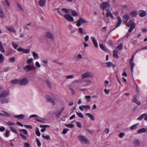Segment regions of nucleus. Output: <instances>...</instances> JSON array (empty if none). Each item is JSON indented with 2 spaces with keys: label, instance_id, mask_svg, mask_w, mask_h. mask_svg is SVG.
<instances>
[{
  "label": "nucleus",
  "instance_id": "obj_1",
  "mask_svg": "<svg viewBox=\"0 0 147 147\" xmlns=\"http://www.w3.org/2000/svg\"><path fill=\"white\" fill-rule=\"evenodd\" d=\"M36 67L33 63L32 65H28L25 66L24 68L23 69L26 72H30L32 70L36 69Z\"/></svg>",
  "mask_w": 147,
  "mask_h": 147
},
{
  "label": "nucleus",
  "instance_id": "obj_2",
  "mask_svg": "<svg viewBox=\"0 0 147 147\" xmlns=\"http://www.w3.org/2000/svg\"><path fill=\"white\" fill-rule=\"evenodd\" d=\"M78 138L82 144H86L89 142L88 140L83 135L79 136Z\"/></svg>",
  "mask_w": 147,
  "mask_h": 147
},
{
  "label": "nucleus",
  "instance_id": "obj_3",
  "mask_svg": "<svg viewBox=\"0 0 147 147\" xmlns=\"http://www.w3.org/2000/svg\"><path fill=\"white\" fill-rule=\"evenodd\" d=\"M93 76L92 74L90 72L87 71L82 75L81 78L82 79H84L88 78H92Z\"/></svg>",
  "mask_w": 147,
  "mask_h": 147
},
{
  "label": "nucleus",
  "instance_id": "obj_4",
  "mask_svg": "<svg viewBox=\"0 0 147 147\" xmlns=\"http://www.w3.org/2000/svg\"><path fill=\"white\" fill-rule=\"evenodd\" d=\"M46 38H49L52 40H54L55 39V36L51 32H46L45 35Z\"/></svg>",
  "mask_w": 147,
  "mask_h": 147
},
{
  "label": "nucleus",
  "instance_id": "obj_5",
  "mask_svg": "<svg viewBox=\"0 0 147 147\" xmlns=\"http://www.w3.org/2000/svg\"><path fill=\"white\" fill-rule=\"evenodd\" d=\"M28 80L26 78H23L21 80H20V84L22 86H25L28 84Z\"/></svg>",
  "mask_w": 147,
  "mask_h": 147
},
{
  "label": "nucleus",
  "instance_id": "obj_6",
  "mask_svg": "<svg viewBox=\"0 0 147 147\" xmlns=\"http://www.w3.org/2000/svg\"><path fill=\"white\" fill-rule=\"evenodd\" d=\"M87 23V22L85 20L80 18L77 22L76 25L77 26L79 27L81 25Z\"/></svg>",
  "mask_w": 147,
  "mask_h": 147
},
{
  "label": "nucleus",
  "instance_id": "obj_7",
  "mask_svg": "<svg viewBox=\"0 0 147 147\" xmlns=\"http://www.w3.org/2000/svg\"><path fill=\"white\" fill-rule=\"evenodd\" d=\"M45 98L47 101L50 102L52 106L55 105V102L54 100L51 98L50 96L49 95H46L45 96Z\"/></svg>",
  "mask_w": 147,
  "mask_h": 147
},
{
  "label": "nucleus",
  "instance_id": "obj_8",
  "mask_svg": "<svg viewBox=\"0 0 147 147\" xmlns=\"http://www.w3.org/2000/svg\"><path fill=\"white\" fill-rule=\"evenodd\" d=\"M66 20L69 22H73L74 20V19L73 17L71 16L69 14H66L64 16Z\"/></svg>",
  "mask_w": 147,
  "mask_h": 147
},
{
  "label": "nucleus",
  "instance_id": "obj_9",
  "mask_svg": "<svg viewBox=\"0 0 147 147\" xmlns=\"http://www.w3.org/2000/svg\"><path fill=\"white\" fill-rule=\"evenodd\" d=\"M109 4L108 2H104L102 3L100 6L102 9L104 10L105 8L109 7Z\"/></svg>",
  "mask_w": 147,
  "mask_h": 147
},
{
  "label": "nucleus",
  "instance_id": "obj_10",
  "mask_svg": "<svg viewBox=\"0 0 147 147\" xmlns=\"http://www.w3.org/2000/svg\"><path fill=\"white\" fill-rule=\"evenodd\" d=\"M6 28L9 32L15 33H16V30L14 29V28L12 26H8L6 27Z\"/></svg>",
  "mask_w": 147,
  "mask_h": 147
},
{
  "label": "nucleus",
  "instance_id": "obj_11",
  "mask_svg": "<svg viewBox=\"0 0 147 147\" xmlns=\"http://www.w3.org/2000/svg\"><path fill=\"white\" fill-rule=\"evenodd\" d=\"M127 26L128 27L135 28V24L132 20H130L127 24Z\"/></svg>",
  "mask_w": 147,
  "mask_h": 147
},
{
  "label": "nucleus",
  "instance_id": "obj_12",
  "mask_svg": "<svg viewBox=\"0 0 147 147\" xmlns=\"http://www.w3.org/2000/svg\"><path fill=\"white\" fill-rule=\"evenodd\" d=\"M5 17V13L2 7L0 6V18L3 19Z\"/></svg>",
  "mask_w": 147,
  "mask_h": 147
},
{
  "label": "nucleus",
  "instance_id": "obj_13",
  "mask_svg": "<svg viewBox=\"0 0 147 147\" xmlns=\"http://www.w3.org/2000/svg\"><path fill=\"white\" fill-rule=\"evenodd\" d=\"M129 18V16L128 15L125 14L124 15L123 17V22L126 24L128 21Z\"/></svg>",
  "mask_w": 147,
  "mask_h": 147
},
{
  "label": "nucleus",
  "instance_id": "obj_14",
  "mask_svg": "<svg viewBox=\"0 0 147 147\" xmlns=\"http://www.w3.org/2000/svg\"><path fill=\"white\" fill-rule=\"evenodd\" d=\"M40 127L41 128H42L41 130V131L42 132H44L46 130V128L47 127H49L50 126L49 125H40Z\"/></svg>",
  "mask_w": 147,
  "mask_h": 147
},
{
  "label": "nucleus",
  "instance_id": "obj_15",
  "mask_svg": "<svg viewBox=\"0 0 147 147\" xmlns=\"http://www.w3.org/2000/svg\"><path fill=\"white\" fill-rule=\"evenodd\" d=\"M117 18L118 19V22L116 25L115 27V28H114L112 30H114L116 28L119 26L121 25V23L122 21H121V18H120L118 16L117 17Z\"/></svg>",
  "mask_w": 147,
  "mask_h": 147
},
{
  "label": "nucleus",
  "instance_id": "obj_16",
  "mask_svg": "<svg viewBox=\"0 0 147 147\" xmlns=\"http://www.w3.org/2000/svg\"><path fill=\"white\" fill-rule=\"evenodd\" d=\"M91 39L92 40L93 44L94 45V46L96 48L98 47V43H97L96 40L95 39V38L94 37H91Z\"/></svg>",
  "mask_w": 147,
  "mask_h": 147
},
{
  "label": "nucleus",
  "instance_id": "obj_17",
  "mask_svg": "<svg viewBox=\"0 0 147 147\" xmlns=\"http://www.w3.org/2000/svg\"><path fill=\"white\" fill-rule=\"evenodd\" d=\"M17 6L18 8V10L20 12L23 13L25 12L24 9L21 5L18 3L17 5Z\"/></svg>",
  "mask_w": 147,
  "mask_h": 147
},
{
  "label": "nucleus",
  "instance_id": "obj_18",
  "mask_svg": "<svg viewBox=\"0 0 147 147\" xmlns=\"http://www.w3.org/2000/svg\"><path fill=\"white\" fill-rule=\"evenodd\" d=\"M134 145L136 146H139L141 144V142L140 140L138 139H136L134 141Z\"/></svg>",
  "mask_w": 147,
  "mask_h": 147
},
{
  "label": "nucleus",
  "instance_id": "obj_19",
  "mask_svg": "<svg viewBox=\"0 0 147 147\" xmlns=\"http://www.w3.org/2000/svg\"><path fill=\"white\" fill-rule=\"evenodd\" d=\"M20 80L15 79L11 80V82L13 84H20Z\"/></svg>",
  "mask_w": 147,
  "mask_h": 147
},
{
  "label": "nucleus",
  "instance_id": "obj_20",
  "mask_svg": "<svg viewBox=\"0 0 147 147\" xmlns=\"http://www.w3.org/2000/svg\"><path fill=\"white\" fill-rule=\"evenodd\" d=\"M1 112L3 113H0V115L2 116H7V117H9L10 116L9 114L5 111H2Z\"/></svg>",
  "mask_w": 147,
  "mask_h": 147
},
{
  "label": "nucleus",
  "instance_id": "obj_21",
  "mask_svg": "<svg viewBox=\"0 0 147 147\" xmlns=\"http://www.w3.org/2000/svg\"><path fill=\"white\" fill-rule=\"evenodd\" d=\"M46 0H40L39 2V5L43 7L46 3Z\"/></svg>",
  "mask_w": 147,
  "mask_h": 147
},
{
  "label": "nucleus",
  "instance_id": "obj_22",
  "mask_svg": "<svg viewBox=\"0 0 147 147\" xmlns=\"http://www.w3.org/2000/svg\"><path fill=\"white\" fill-rule=\"evenodd\" d=\"M118 51L117 50H114L113 51V56L114 57L118 58L119 57L118 55Z\"/></svg>",
  "mask_w": 147,
  "mask_h": 147
},
{
  "label": "nucleus",
  "instance_id": "obj_23",
  "mask_svg": "<svg viewBox=\"0 0 147 147\" xmlns=\"http://www.w3.org/2000/svg\"><path fill=\"white\" fill-rule=\"evenodd\" d=\"M106 16L107 17H110L111 18L113 19L114 18L111 12L109 10L107 11V13Z\"/></svg>",
  "mask_w": 147,
  "mask_h": 147
},
{
  "label": "nucleus",
  "instance_id": "obj_24",
  "mask_svg": "<svg viewBox=\"0 0 147 147\" xmlns=\"http://www.w3.org/2000/svg\"><path fill=\"white\" fill-rule=\"evenodd\" d=\"M86 115L89 117L90 119L92 121H93L95 120L94 117L90 113H86Z\"/></svg>",
  "mask_w": 147,
  "mask_h": 147
},
{
  "label": "nucleus",
  "instance_id": "obj_25",
  "mask_svg": "<svg viewBox=\"0 0 147 147\" xmlns=\"http://www.w3.org/2000/svg\"><path fill=\"white\" fill-rule=\"evenodd\" d=\"M32 55L34 59H38L39 58V57L38 55L36 52H32Z\"/></svg>",
  "mask_w": 147,
  "mask_h": 147
},
{
  "label": "nucleus",
  "instance_id": "obj_26",
  "mask_svg": "<svg viewBox=\"0 0 147 147\" xmlns=\"http://www.w3.org/2000/svg\"><path fill=\"white\" fill-rule=\"evenodd\" d=\"M14 117L19 119H21L24 118V115L23 114H20L17 115H15L14 116Z\"/></svg>",
  "mask_w": 147,
  "mask_h": 147
},
{
  "label": "nucleus",
  "instance_id": "obj_27",
  "mask_svg": "<svg viewBox=\"0 0 147 147\" xmlns=\"http://www.w3.org/2000/svg\"><path fill=\"white\" fill-rule=\"evenodd\" d=\"M3 5L7 7H8L9 5L10 4L8 0H4L3 1Z\"/></svg>",
  "mask_w": 147,
  "mask_h": 147
},
{
  "label": "nucleus",
  "instance_id": "obj_28",
  "mask_svg": "<svg viewBox=\"0 0 147 147\" xmlns=\"http://www.w3.org/2000/svg\"><path fill=\"white\" fill-rule=\"evenodd\" d=\"M146 130L144 128H142L140 129L137 131V133L138 134H140L142 133H145L146 132Z\"/></svg>",
  "mask_w": 147,
  "mask_h": 147
},
{
  "label": "nucleus",
  "instance_id": "obj_29",
  "mask_svg": "<svg viewBox=\"0 0 147 147\" xmlns=\"http://www.w3.org/2000/svg\"><path fill=\"white\" fill-rule=\"evenodd\" d=\"M8 95L7 92H2L0 94V99L6 97Z\"/></svg>",
  "mask_w": 147,
  "mask_h": 147
},
{
  "label": "nucleus",
  "instance_id": "obj_30",
  "mask_svg": "<svg viewBox=\"0 0 147 147\" xmlns=\"http://www.w3.org/2000/svg\"><path fill=\"white\" fill-rule=\"evenodd\" d=\"M106 64L107 65V67H109L111 66H113V67H115V65H113L111 62H108L106 63Z\"/></svg>",
  "mask_w": 147,
  "mask_h": 147
},
{
  "label": "nucleus",
  "instance_id": "obj_31",
  "mask_svg": "<svg viewBox=\"0 0 147 147\" xmlns=\"http://www.w3.org/2000/svg\"><path fill=\"white\" fill-rule=\"evenodd\" d=\"M145 115H146V113H144L140 115L137 119V120L139 121L141 120L144 117Z\"/></svg>",
  "mask_w": 147,
  "mask_h": 147
},
{
  "label": "nucleus",
  "instance_id": "obj_32",
  "mask_svg": "<svg viewBox=\"0 0 147 147\" xmlns=\"http://www.w3.org/2000/svg\"><path fill=\"white\" fill-rule=\"evenodd\" d=\"M138 125V123L133 125L132 126L130 127V129L131 130L135 129L137 128Z\"/></svg>",
  "mask_w": 147,
  "mask_h": 147
},
{
  "label": "nucleus",
  "instance_id": "obj_33",
  "mask_svg": "<svg viewBox=\"0 0 147 147\" xmlns=\"http://www.w3.org/2000/svg\"><path fill=\"white\" fill-rule=\"evenodd\" d=\"M82 55L80 54H79L76 57V61H79L82 59Z\"/></svg>",
  "mask_w": 147,
  "mask_h": 147
},
{
  "label": "nucleus",
  "instance_id": "obj_34",
  "mask_svg": "<svg viewBox=\"0 0 147 147\" xmlns=\"http://www.w3.org/2000/svg\"><path fill=\"white\" fill-rule=\"evenodd\" d=\"M0 51L2 53H5V51L3 48L2 44L0 41Z\"/></svg>",
  "mask_w": 147,
  "mask_h": 147
},
{
  "label": "nucleus",
  "instance_id": "obj_35",
  "mask_svg": "<svg viewBox=\"0 0 147 147\" xmlns=\"http://www.w3.org/2000/svg\"><path fill=\"white\" fill-rule=\"evenodd\" d=\"M1 103L2 104L6 103L9 102V100L7 98H4L1 100Z\"/></svg>",
  "mask_w": 147,
  "mask_h": 147
},
{
  "label": "nucleus",
  "instance_id": "obj_36",
  "mask_svg": "<svg viewBox=\"0 0 147 147\" xmlns=\"http://www.w3.org/2000/svg\"><path fill=\"white\" fill-rule=\"evenodd\" d=\"M4 57L2 54H0V63H2L4 61Z\"/></svg>",
  "mask_w": 147,
  "mask_h": 147
},
{
  "label": "nucleus",
  "instance_id": "obj_37",
  "mask_svg": "<svg viewBox=\"0 0 147 147\" xmlns=\"http://www.w3.org/2000/svg\"><path fill=\"white\" fill-rule=\"evenodd\" d=\"M62 10L63 11L66 13H69V12L71 10V9H68L66 8H63L62 9Z\"/></svg>",
  "mask_w": 147,
  "mask_h": 147
},
{
  "label": "nucleus",
  "instance_id": "obj_38",
  "mask_svg": "<svg viewBox=\"0 0 147 147\" xmlns=\"http://www.w3.org/2000/svg\"><path fill=\"white\" fill-rule=\"evenodd\" d=\"M86 82H88V83L84 85V86H86L90 85L92 83V81L90 80H87L86 81Z\"/></svg>",
  "mask_w": 147,
  "mask_h": 147
},
{
  "label": "nucleus",
  "instance_id": "obj_39",
  "mask_svg": "<svg viewBox=\"0 0 147 147\" xmlns=\"http://www.w3.org/2000/svg\"><path fill=\"white\" fill-rule=\"evenodd\" d=\"M137 13L136 11H133L130 13V15L131 16L134 17L136 16Z\"/></svg>",
  "mask_w": 147,
  "mask_h": 147
},
{
  "label": "nucleus",
  "instance_id": "obj_40",
  "mask_svg": "<svg viewBox=\"0 0 147 147\" xmlns=\"http://www.w3.org/2000/svg\"><path fill=\"white\" fill-rule=\"evenodd\" d=\"M9 61L10 62L14 63L15 62V59L13 57H11L9 59Z\"/></svg>",
  "mask_w": 147,
  "mask_h": 147
},
{
  "label": "nucleus",
  "instance_id": "obj_41",
  "mask_svg": "<svg viewBox=\"0 0 147 147\" xmlns=\"http://www.w3.org/2000/svg\"><path fill=\"white\" fill-rule=\"evenodd\" d=\"M71 11L73 16H76L78 15L77 13L75 11L72 10V9L71 10Z\"/></svg>",
  "mask_w": 147,
  "mask_h": 147
},
{
  "label": "nucleus",
  "instance_id": "obj_42",
  "mask_svg": "<svg viewBox=\"0 0 147 147\" xmlns=\"http://www.w3.org/2000/svg\"><path fill=\"white\" fill-rule=\"evenodd\" d=\"M42 137L45 140H50V138L49 136H45L44 135H43L42 136Z\"/></svg>",
  "mask_w": 147,
  "mask_h": 147
},
{
  "label": "nucleus",
  "instance_id": "obj_43",
  "mask_svg": "<svg viewBox=\"0 0 147 147\" xmlns=\"http://www.w3.org/2000/svg\"><path fill=\"white\" fill-rule=\"evenodd\" d=\"M129 62H130V64L131 65V71L132 72L133 67H134V66L135 65V64L134 63V62L133 61H129Z\"/></svg>",
  "mask_w": 147,
  "mask_h": 147
},
{
  "label": "nucleus",
  "instance_id": "obj_44",
  "mask_svg": "<svg viewBox=\"0 0 147 147\" xmlns=\"http://www.w3.org/2000/svg\"><path fill=\"white\" fill-rule=\"evenodd\" d=\"M146 14V12L145 11H143L140 13L139 16L140 17H143L145 16Z\"/></svg>",
  "mask_w": 147,
  "mask_h": 147
},
{
  "label": "nucleus",
  "instance_id": "obj_45",
  "mask_svg": "<svg viewBox=\"0 0 147 147\" xmlns=\"http://www.w3.org/2000/svg\"><path fill=\"white\" fill-rule=\"evenodd\" d=\"M76 113L77 115H78L79 117L80 118H84V116L82 115V114L80 112H76Z\"/></svg>",
  "mask_w": 147,
  "mask_h": 147
},
{
  "label": "nucleus",
  "instance_id": "obj_46",
  "mask_svg": "<svg viewBox=\"0 0 147 147\" xmlns=\"http://www.w3.org/2000/svg\"><path fill=\"white\" fill-rule=\"evenodd\" d=\"M33 59L32 58H30V59H28L26 61V63L27 64L29 65L30 64H31L33 62Z\"/></svg>",
  "mask_w": 147,
  "mask_h": 147
},
{
  "label": "nucleus",
  "instance_id": "obj_47",
  "mask_svg": "<svg viewBox=\"0 0 147 147\" xmlns=\"http://www.w3.org/2000/svg\"><path fill=\"white\" fill-rule=\"evenodd\" d=\"M123 45L122 44L120 43L118 46L117 47V48L119 50H121L122 49Z\"/></svg>",
  "mask_w": 147,
  "mask_h": 147
},
{
  "label": "nucleus",
  "instance_id": "obj_48",
  "mask_svg": "<svg viewBox=\"0 0 147 147\" xmlns=\"http://www.w3.org/2000/svg\"><path fill=\"white\" fill-rule=\"evenodd\" d=\"M11 130L13 132L16 133L17 134H18V133L17 132L16 129L14 127H10Z\"/></svg>",
  "mask_w": 147,
  "mask_h": 147
},
{
  "label": "nucleus",
  "instance_id": "obj_49",
  "mask_svg": "<svg viewBox=\"0 0 147 147\" xmlns=\"http://www.w3.org/2000/svg\"><path fill=\"white\" fill-rule=\"evenodd\" d=\"M66 78L67 79H72L74 78V77L73 75H69L67 76H66Z\"/></svg>",
  "mask_w": 147,
  "mask_h": 147
},
{
  "label": "nucleus",
  "instance_id": "obj_50",
  "mask_svg": "<svg viewBox=\"0 0 147 147\" xmlns=\"http://www.w3.org/2000/svg\"><path fill=\"white\" fill-rule=\"evenodd\" d=\"M65 126L68 127L72 128L74 126V125L72 124H65Z\"/></svg>",
  "mask_w": 147,
  "mask_h": 147
},
{
  "label": "nucleus",
  "instance_id": "obj_51",
  "mask_svg": "<svg viewBox=\"0 0 147 147\" xmlns=\"http://www.w3.org/2000/svg\"><path fill=\"white\" fill-rule=\"evenodd\" d=\"M78 32L82 34H83V28H79L78 29Z\"/></svg>",
  "mask_w": 147,
  "mask_h": 147
},
{
  "label": "nucleus",
  "instance_id": "obj_52",
  "mask_svg": "<svg viewBox=\"0 0 147 147\" xmlns=\"http://www.w3.org/2000/svg\"><path fill=\"white\" fill-rule=\"evenodd\" d=\"M30 51V49H24L23 50V52L24 53L27 54L29 53Z\"/></svg>",
  "mask_w": 147,
  "mask_h": 147
},
{
  "label": "nucleus",
  "instance_id": "obj_53",
  "mask_svg": "<svg viewBox=\"0 0 147 147\" xmlns=\"http://www.w3.org/2000/svg\"><path fill=\"white\" fill-rule=\"evenodd\" d=\"M6 134L5 135V136L6 137H8L9 136V131L7 129L6 130Z\"/></svg>",
  "mask_w": 147,
  "mask_h": 147
},
{
  "label": "nucleus",
  "instance_id": "obj_54",
  "mask_svg": "<svg viewBox=\"0 0 147 147\" xmlns=\"http://www.w3.org/2000/svg\"><path fill=\"white\" fill-rule=\"evenodd\" d=\"M12 45L15 49H16L18 47V45L15 44L14 42H13L12 43Z\"/></svg>",
  "mask_w": 147,
  "mask_h": 147
},
{
  "label": "nucleus",
  "instance_id": "obj_55",
  "mask_svg": "<svg viewBox=\"0 0 147 147\" xmlns=\"http://www.w3.org/2000/svg\"><path fill=\"white\" fill-rule=\"evenodd\" d=\"M36 142L37 145L38 146H40L41 145V143L39 140L37 138L36 139Z\"/></svg>",
  "mask_w": 147,
  "mask_h": 147
},
{
  "label": "nucleus",
  "instance_id": "obj_56",
  "mask_svg": "<svg viewBox=\"0 0 147 147\" xmlns=\"http://www.w3.org/2000/svg\"><path fill=\"white\" fill-rule=\"evenodd\" d=\"M20 131H22L26 135H27L28 133L27 131L25 129H21Z\"/></svg>",
  "mask_w": 147,
  "mask_h": 147
},
{
  "label": "nucleus",
  "instance_id": "obj_57",
  "mask_svg": "<svg viewBox=\"0 0 147 147\" xmlns=\"http://www.w3.org/2000/svg\"><path fill=\"white\" fill-rule=\"evenodd\" d=\"M82 107H83V108H86L87 109H89L90 108V106L89 105H87L86 106L82 105Z\"/></svg>",
  "mask_w": 147,
  "mask_h": 147
},
{
  "label": "nucleus",
  "instance_id": "obj_58",
  "mask_svg": "<svg viewBox=\"0 0 147 147\" xmlns=\"http://www.w3.org/2000/svg\"><path fill=\"white\" fill-rule=\"evenodd\" d=\"M125 136V134L124 133L121 132L120 133L119 137L120 138H122L123 137Z\"/></svg>",
  "mask_w": 147,
  "mask_h": 147
},
{
  "label": "nucleus",
  "instance_id": "obj_59",
  "mask_svg": "<svg viewBox=\"0 0 147 147\" xmlns=\"http://www.w3.org/2000/svg\"><path fill=\"white\" fill-rule=\"evenodd\" d=\"M37 129H38L37 128ZM38 130H36V134L38 136H40V133L38 129Z\"/></svg>",
  "mask_w": 147,
  "mask_h": 147
},
{
  "label": "nucleus",
  "instance_id": "obj_60",
  "mask_svg": "<svg viewBox=\"0 0 147 147\" xmlns=\"http://www.w3.org/2000/svg\"><path fill=\"white\" fill-rule=\"evenodd\" d=\"M53 62L54 63H55L57 64H59L60 65H62L63 64L62 63H60L58 62L57 60H53Z\"/></svg>",
  "mask_w": 147,
  "mask_h": 147
},
{
  "label": "nucleus",
  "instance_id": "obj_61",
  "mask_svg": "<svg viewBox=\"0 0 147 147\" xmlns=\"http://www.w3.org/2000/svg\"><path fill=\"white\" fill-rule=\"evenodd\" d=\"M24 147H30V144L26 142L24 143Z\"/></svg>",
  "mask_w": 147,
  "mask_h": 147
},
{
  "label": "nucleus",
  "instance_id": "obj_62",
  "mask_svg": "<svg viewBox=\"0 0 147 147\" xmlns=\"http://www.w3.org/2000/svg\"><path fill=\"white\" fill-rule=\"evenodd\" d=\"M68 129H64L62 132V133L63 134H65L67 133V132Z\"/></svg>",
  "mask_w": 147,
  "mask_h": 147
},
{
  "label": "nucleus",
  "instance_id": "obj_63",
  "mask_svg": "<svg viewBox=\"0 0 147 147\" xmlns=\"http://www.w3.org/2000/svg\"><path fill=\"white\" fill-rule=\"evenodd\" d=\"M76 123L78 127L81 128L82 127L81 125L79 122H76Z\"/></svg>",
  "mask_w": 147,
  "mask_h": 147
},
{
  "label": "nucleus",
  "instance_id": "obj_64",
  "mask_svg": "<svg viewBox=\"0 0 147 147\" xmlns=\"http://www.w3.org/2000/svg\"><path fill=\"white\" fill-rule=\"evenodd\" d=\"M7 125H15V124L12 122L9 121V122H7Z\"/></svg>",
  "mask_w": 147,
  "mask_h": 147
}]
</instances>
